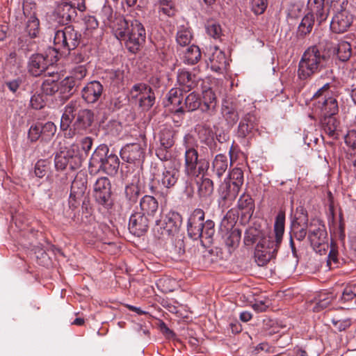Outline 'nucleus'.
<instances>
[{
	"mask_svg": "<svg viewBox=\"0 0 356 356\" xmlns=\"http://www.w3.org/2000/svg\"><path fill=\"white\" fill-rule=\"evenodd\" d=\"M184 152V172L188 176L198 177L204 175L209 167V162L199 158L197 146L193 136L187 134L183 138Z\"/></svg>",
	"mask_w": 356,
	"mask_h": 356,
	"instance_id": "obj_5",
	"label": "nucleus"
},
{
	"mask_svg": "<svg viewBox=\"0 0 356 356\" xmlns=\"http://www.w3.org/2000/svg\"><path fill=\"white\" fill-rule=\"evenodd\" d=\"M24 14L27 17L25 31L31 38H37L40 33V20L35 13L28 12L26 6L24 7Z\"/></svg>",
	"mask_w": 356,
	"mask_h": 356,
	"instance_id": "obj_34",
	"label": "nucleus"
},
{
	"mask_svg": "<svg viewBox=\"0 0 356 356\" xmlns=\"http://www.w3.org/2000/svg\"><path fill=\"white\" fill-rule=\"evenodd\" d=\"M50 169V162L45 159L37 161L34 168V173L38 178H43Z\"/></svg>",
	"mask_w": 356,
	"mask_h": 356,
	"instance_id": "obj_52",
	"label": "nucleus"
},
{
	"mask_svg": "<svg viewBox=\"0 0 356 356\" xmlns=\"http://www.w3.org/2000/svg\"><path fill=\"white\" fill-rule=\"evenodd\" d=\"M30 104L33 109L42 108L45 105L43 96L40 94H34L31 98Z\"/></svg>",
	"mask_w": 356,
	"mask_h": 356,
	"instance_id": "obj_60",
	"label": "nucleus"
},
{
	"mask_svg": "<svg viewBox=\"0 0 356 356\" xmlns=\"http://www.w3.org/2000/svg\"><path fill=\"white\" fill-rule=\"evenodd\" d=\"M149 220L145 214L140 211L133 213L129 221V229L130 232L136 236L144 235L149 229Z\"/></svg>",
	"mask_w": 356,
	"mask_h": 356,
	"instance_id": "obj_16",
	"label": "nucleus"
},
{
	"mask_svg": "<svg viewBox=\"0 0 356 356\" xmlns=\"http://www.w3.org/2000/svg\"><path fill=\"white\" fill-rule=\"evenodd\" d=\"M344 138L346 144L353 149H356V130L348 131Z\"/></svg>",
	"mask_w": 356,
	"mask_h": 356,
	"instance_id": "obj_64",
	"label": "nucleus"
},
{
	"mask_svg": "<svg viewBox=\"0 0 356 356\" xmlns=\"http://www.w3.org/2000/svg\"><path fill=\"white\" fill-rule=\"evenodd\" d=\"M93 197L97 204L108 210L113 206L111 184L108 178H98L93 186Z\"/></svg>",
	"mask_w": 356,
	"mask_h": 356,
	"instance_id": "obj_13",
	"label": "nucleus"
},
{
	"mask_svg": "<svg viewBox=\"0 0 356 356\" xmlns=\"http://www.w3.org/2000/svg\"><path fill=\"white\" fill-rule=\"evenodd\" d=\"M340 300L346 305L348 309H356V284L346 286Z\"/></svg>",
	"mask_w": 356,
	"mask_h": 356,
	"instance_id": "obj_41",
	"label": "nucleus"
},
{
	"mask_svg": "<svg viewBox=\"0 0 356 356\" xmlns=\"http://www.w3.org/2000/svg\"><path fill=\"white\" fill-rule=\"evenodd\" d=\"M204 212L202 209H195L188 220L187 231L193 239L202 238V222Z\"/></svg>",
	"mask_w": 356,
	"mask_h": 356,
	"instance_id": "obj_17",
	"label": "nucleus"
},
{
	"mask_svg": "<svg viewBox=\"0 0 356 356\" xmlns=\"http://www.w3.org/2000/svg\"><path fill=\"white\" fill-rule=\"evenodd\" d=\"M41 131L40 122L31 125L28 133L29 138L31 142L37 141L40 138H42Z\"/></svg>",
	"mask_w": 356,
	"mask_h": 356,
	"instance_id": "obj_59",
	"label": "nucleus"
},
{
	"mask_svg": "<svg viewBox=\"0 0 356 356\" xmlns=\"http://www.w3.org/2000/svg\"><path fill=\"white\" fill-rule=\"evenodd\" d=\"M175 131L170 127H164L159 133L160 145L166 148H172L175 145Z\"/></svg>",
	"mask_w": 356,
	"mask_h": 356,
	"instance_id": "obj_43",
	"label": "nucleus"
},
{
	"mask_svg": "<svg viewBox=\"0 0 356 356\" xmlns=\"http://www.w3.org/2000/svg\"><path fill=\"white\" fill-rule=\"evenodd\" d=\"M76 81L72 76H67L58 83V92L60 97L68 99L76 91Z\"/></svg>",
	"mask_w": 356,
	"mask_h": 356,
	"instance_id": "obj_37",
	"label": "nucleus"
},
{
	"mask_svg": "<svg viewBox=\"0 0 356 356\" xmlns=\"http://www.w3.org/2000/svg\"><path fill=\"white\" fill-rule=\"evenodd\" d=\"M353 21V15L346 9L341 8L332 19L331 30L337 33H344L350 26Z\"/></svg>",
	"mask_w": 356,
	"mask_h": 356,
	"instance_id": "obj_18",
	"label": "nucleus"
},
{
	"mask_svg": "<svg viewBox=\"0 0 356 356\" xmlns=\"http://www.w3.org/2000/svg\"><path fill=\"white\" fill-rule=\"evenodd\" d=\"M103 90L104 87L99 81H92L83 88L81 97L88 104H94L101 98Z\"/></svg>",
	"mask_w": 356,
	"mask_h": 356,
	"instance_id": "obj_23",
	"label": "nucleus"
},
{
	"mask_svg": "<svg viewBox=\"0 0 356 356\" xmlns=\"http://www.w3.org/2000/svg\"><path fill=\"white\" fill-rule=\"evenodd\" d=\"M236 207L243 217L250 219L254 211V200L250 194L244 192L240 195Z\"/></svg>",
	"mask_w": 356,
	"mask_h": 356,
	"instance_id": "obj_30",
	"label": "nucleus"
},
{
	"mask_svg": "<svg viewBox=\"0 0 356 356\" xmlns=\"http://www.w3.org/2000/svg\"><path fill=\"white\" fill-rule=\"evenodd\" d=\"M170 149L159 145L156 149V155L161 161H167L171 158Z\"/></svg>",
	"mask_w": 356,
	"mask_h": 356,
	"instance_id": "obj_61",
	"label": "nucleus"
},
{
	"mask_svg": "<svg viewBox=\"0 0 356 356\" xmlns=\"http://www.w3.org/2000/svg\"><path fill=\"white\" fill-rule=\"evenodd\" d=\"M319 118L324 131L330 137L337 138L340 131V122L336 115L321 116Z\"/></svg>",
	"mask_w": 356,
	"mask_h": 356,
	"instance_id": "obj_32",
	"label": "nucleus"
},
{
	"mask_svg": "<svg viewBox=\"0 0 356 356\" xmlns=\"http://www.w3.org/2000/svg\"><path fill=\"white\" fill-rule=\"evenodd\" d=\"M285 212L280 211L274 224V236L262 238L256 245L254 259L259 266H264L274 258L282 243L284 232Z\"/></svg>",
	"mask_w": 356,
	"mask_h": 356,
	"instance_id": "obj_3",
	"label": "nucleus"
},
{
	"mask_svg": "<svg viewBox=\"0 0 356 356\" xmlns=\"http://www.w3.org/2000/svg\"><path fill=\"white\" fill-rule=\"evenodd\" d=\"M308 13L314 15L316 17L318 25L325 22L329 15V9L325 6V0H308Z\"/></svg>",
	"mask_w": 356,
	"mask_h": 356,
	"instance_id": "obj_29",
	"label": "nucleus"
},
{
	"mask_svg": "<svg viewBox=\"0 0 356 356\" xmlns=\"http://www.w3.org/2000/svg\"><path fill=\"white\" fill-rule=\"evenodd\" d=\"M259 118L256 113L253 103L248 104V108L241 116L236 131V136L244 140L252 139L259 131Z\"/></svg>",
	"mask_w": 356,
	"mask_h": 356,
	"instance_id": "obj_9",
	"label": "nucleus"
},
{
	"mask_svg": "<svg viewBox=\"0 0 356 356\" xmlns=\"http://www.w3.org/2000/svg\"><path fill=\"white\" fill-rule=\"evenodd\" d=\"M215 224L211 220H207L205 222H202V238L207 240L210 243L215 234Z\"/></svg>",
	"mask_w": 356,
	"mask_h": 356,
	"instance_id": "obj_53",
	"label": "nucleus"
},
{
	"mask_svg": "<svg viewBox=\"0 0 356 356\" xmlns=\"http://www.w3.org/2000/svg\"><path fill=\"white\" fill-rule=\"evenodd\" d=\"M73 220L76 223L80 224L86 228V231H90V227H95L97 222L95 220V217L91 213H83L81 220H76V218H73Z\"/></svg>",
	"mask_w": 356,
	"mask_h": 356,
	"instance_id": "obj_54",
	"label": "nucleus"
},
{
	"mask_svg": "<svg viewBox=\"0 0 356 356\" xmlns=\"http://www.w3.org/2000/svg\"><path fill=\"white\" fill-rule=\"evenodd\" d=\"M225 180L241 190L244 182L243 172L239 168H234Z\"/></svg>",
	"mask_w": 356,
	"mask_h": 356,
	"instance_id": "obj_47",
	"label": "nucleus"
},
{
	"mask_svg": "<svg viewBox=\"0 0 356 356\" xmlns=\"http://www.w3.org/2000/svg\"><path fill=\"white\" fill-rule=\"evenodd\" d=\"M120 166V159L118 155L110 152L108 146L105 144L99 145L92 153L90 162L89 170H102L109 175L117 174Z\"/></svg>",
	"mask_w": 356,
	"mask_h": 356,
	"instance_id": "obj_6",
	"label": "nucleus"
},
{
	"mask_svg": "<svg viewBox=\"0 0 356 356\" xmlns=\"http://www.w3.org/2000/svg\"><path fill=\"white\" fill-rule=\"evenodd\" d=\"M309 222L308 213L303 206L296 208L294 219L291 225V238H295L299 241H302L307 234H309Z\"/></svg>",
	"mask_w": 356,
	"mask_h": 356,
	"instance_id": "obj_14",
	"label": "nucleus"
},
{
	"mask_svg": "<svg viewBox=\"0 0 356 356\" xmlns=\"http://www.w3.org/2000/svg\"><path fill=\"white\" fill-rule=\"evenodd\" d=\"M82 38L81 33L72 25L56 31L54 44L56 51L64 50L68 52L79 46Z\"/></svg>",
	"mask_w": 356,
	"mask_h": 356,
	"instance_id": "obj_10",
	"label": "nucleus"
},
{
	"mask_svg": "<svg viewBox=\"0 0 356 356\" xmlns=\"http://www.w3.org/2000/svg\"><path fill=\"white\" fill-rule=\"evenodd\" d=\"M228 168V159L226 155L219 154L216 156L212 163V171L217 178H220Z\"/></svg>",
	"mask_w": 356,
	"mask_h": 356,
	"instance_id": "obj_40",
	"label": "nucleus"
},
{
	"mask_svg": "<svg viewBox=\"0 0 356 356\" xmlns=\"http://www.w3.org/2000/svg\"><path fill=\"white\" fill-rule=\"evenodd\" d=\"M314 16L310 13H307L304 16L297 29L298 37L305 38L312 32L315 24Z\"/></svg>",
	"mask_w": 356,
	"mask_h": 356,
	"instance_id": "obj_39",
	"label": "nucleus"
},
{
	"mask_svg": "<svg viewBox=\"0 0 356 356\" xmlns=\"http://www.w3.org/2000/svg\"><path fill=\"white\" fill-rule=\"evenodd\" d=\"M179 177V171L174 166L165 167L158 178V183L167 189L175 186Z\"/></svg>",
	"mask_w": 356,
	"mask_h": 356,
	"instance_id": "obj_28",
	"label": "nucleus"
},
{
	"mask_svg": "<svg viewBox=\"0 0 356 356\" xmlns=\"http://www.w3.org/2000/svg\"><path fill=\"white\" fill-rule=\"evenodd\" d=\"M88 175L85 172L79 171L76 173L72 182L70 193L68 199V205L70 209H77L82 202V209L88 210L89 199L86 196L87 190Z\"/></svg>",
	"mask_w": 356,
	"mask_h": 356,
	"instance_id": "obj_8",
	"label": "nucleus"
},
{
	"mask_svg": "<svg viewBox=\"0 0 356 356\" xmlns=\"http://www.w3.org/2000/svg\"><path fill=\"white\" fill-rule=\"evenodd\" d=\"M337 256V250L334 247H331L327 259V266L329 270L334 269L339 266V261Z\"/></svg>",
	"mask_w": 356,
	"mask_h": 356,
	"instance_id": "obj_57",
	"label": "nucleus"
},
{
	"mask_svg": "<svg viewBox=\"0 0 356 356\" xmlns=\"http://www.w3.org/2000/svg\"><path fill=\"white\" fill-rule=\"evenodd\" d=\"M85 24L84 34L88 37L92 36L94 32L99 27V22L95 17L92 15H86L83 18Z\"/></svg>",
	"mask_w": 356,
	"mask_h": 356,
	"instance_id": "obj_49",
	"label": "nucleus"
},
{
	"mask_svg": "<svg viewBox=\"0 0 356 356\" xmlns=\"http://www.w3.org/2000/svg\"><path fill=\"white\" fill-rule=\"evenodd\" d=\"M124 202L129 207L134 206L140 195V188L138 184L131 183L126 186L124 192Z\"/></svg>",
	"mask_w": 356,
	"mask_h": 356,
	"instance_id": "obj_38",
	"label": "nucleus"
},
{
	"mask_svg": "<svg viewBox=\"0 0 356 356\" xmlns=\"http://www.w3.org/2000/svg\"><path fill=\"white\" fill-rule=\"evenodd\" d=\"M332 323L333 324L334 329L337 332H342L348 328L350 325V321L349 319L344 320H335L332 319Z\"/></svg>",
	"mask_w": 356,
	"mask_h": 356,
	"instance_id": "obj_62",
	"label": "nucleus"
},
{
	"mask_svg": "<svg viewBox=\"0 0 356 356\" xmlns=\"http://www.w3.org/2000/svg\"><path fill=\"white\" fill-rule=\"evenodd\" d=\"M330 89V83H325L313 95V110L318 117L337 115L339 112L338 102Z\"/></svg>",
	"mask_w": 356,
	"mask_h": 356,
	"instance_id": "obj_7",
	"label": "nucleus"
},
{
	"mask_svg": "<svg viewBox=\"0 0 356 356\" xmlns=\"http://www.w3.org/2000/svg\"><path fill=\"white\" fill-rule=\"evenodd\" d=\"M201 105V99L197 93L192 92L184 97V113L197 110Z\"/></svg>",
	"mask_w": 356,
	"mask_h": 356,
	"instance_id": "obj_45",
	"label": "nucleus"
},
{
	"mask_svg": "<svg viewBox=\"0 0 356 356\" xmlns=\"http://www.w3.org/2000/svg\"><path fill=\"white\" fill-rule=\"evenodd\" d=\"M182 225V217L179 213L175 211H170L165 216L163 225L161 227L163 229L162 234L174 235L179 232Z\"/></svg>",
	"mask_w": 356,
	"mask_h": 356,
	"instance_id": "obj_24",
	"label": "nucleus"
},
{
	"mask_svg": "<svg viewBox=\"0 0 356 356\" xmlns=\"http://www.w3.org/2000/svg\"><path fill=\"white\" fill-rule=\"evenodd\" d=\"M241 237V232L238 229H233L226 234L225 243L229 253L238 246Z\"/></svg>",
	"mask_w": 356,
	"mask_h": 356,
	"instance_id": "obj_44",
	"label": "nucleus"
},
{
	"mask_svg": "<svg viewBox=\"0 0 356 356\" xmlns=\"http://www.w3.org/2000/svg\"><path fill=\"white\" fill-rule=\"evenodd\" d=\"M129 95L131 100L138 102L143 111L149 110L155 104L156 97L152 88L144 83L134 84L130 90Z\"/></svg>",
	"mask_w": 356,
	"mask_h": 356,
	"instance_id": "obj_12",
	"label": "nucleus"
},
{
	"mask_svg": "<svg viewBox=\"0 0 356 356\" xmlns=\"http://www.w3.org/2000/svg\"><path fill=\"white\" fill-rule=\"evenodd\" d=\"M302 4L300 2L291 3L289 6L288 15L291 17L296 18L302 13Z\"/></svg>",
	"mask_w": 356,
	"mask_h": 356,
	"instance_id": "obj_63",
	"label": "nucleus"
},
{
	"mask_svg": "<svg viewBox=\"0 0 356 356\" xmlns=\"http://www.w3.org/2000/svg\"><path fill=\"white\" fill-rule=\"evenodd\" d=\"M140 212L153 217L159 212V202L154 196L145 195L140 200Z\"/></svg>",
	"mask_w": 356,
	"mask_h": 356,
	"instance_id": "obj_35",
	"label": "nucleus"
},
{
	"mask_svg": "<svg viewBox=\"0 0 356 356\" xmlns=\"http://www.w3.org/2000/svg\"><path fill=\"white\" fill-rule=\"evenodd\" d=\"M201 56L202 54L199 47L193 44L186 49L182 59L185 64L193 65L200 60Z\"/></svg>",
	"mask_w": 356,
	"mask_h": 356,
	"instance_id": "obj_42",
	"label": "nucleus"
},
{
	"mask_svg": "<svg viewBox=\"0 0 356 356\" xmlns=\"http://www.w3.org/2000/svg\"><path fill=\"white\" fill-rule=\"evenodd\" d=\"M183 91L181 89L178 88H171L167 95L168 104L166 106H172L175 113L176 114H184V97L183 95Z\"/></svg>",
	"mask_w": 356,
	"mask_h": 356,
	"instance_id": "obj_27",
	"label": "nucleus"
},
{
	"mask_svg": "<svg viewBox=\"0 0 356 356\" xmlns=\"http://www.w3.org/2000/svg\"><path fill=\"white\" fill-rule=\"evenodd\" d=\"M250 104V101L238 97L230 104L223 106L222 112L227 124L231 126L234 125L240 119L239 116L243 115L247 110L248 104Z\"/></svg>",
	"mask_w": 356,
	"mask_h": 356,
	"instance_id": "obj_15",
	"label": "nucleus"
},
{
	"mask_svg": "<svg viewBox=\"0 0 356 356\" xmlns=\"http://www.w3.org/2000/svg\"><path fill=\"white\" fill-rule=\"evenodd\" d=\"M241 190L234 186L227 181L220 184L218 189L219 197L222 207H229L235 201Z\"/></svg>",
	"mask_w": 356,
	"mask_h": 356,
	"instance_id": "obj_26",
	"label": "nucleus"
},
{
	"mask_svg": "<svg viewBox=\"0 0 356 356\" xmlns=\"http://www.w3.org/2000/svg\"><path fill=\"white\" fill-rule=\"evenodd\" d=\"M159 12L167 15L173 17L177 13L175 4L172 0H159Z\"/></svg>",
	"mask_w": 356,
	"mask_h": 356,
	"instance_id": "obj_48",
	"label": "nucleus"
},
{
	"mask_svg": "<svg viewBox=\"0 0 356 356\" xmlns=\"http://www.w3.org/2000/svg\"><path fill=\"white\" fill-rule=\"evenodd\" d=\"M94 113L83 108L76 101H71L64 108L60 120V129L67 138H72L76 134H83L92 124Z\"/></svg>",
	"mask_w": 356,
	"mask_h": 356,
	"instance_id": "obj_2",
	"label": "nucleus"
},
{
	"mask_svg": "<svg viewBox=\"0 0 356 356\" xmlns=\"http://www.w3.org/2000/svg\"><path fill=\"white\" fill-rule=\"evenodd\" d=\"M60 75L57 72H48V75L45 74L44 80L41 85V90L43 94L46 95H53L58 92V80Z\"/></svg>",
	"mask_w": 356,
	"mask_h": 356,
	"instance_id": "obj_31",
	"label": "nucleus"
},
{
	"mask_svg": "<svg viewBox=\"0 0 356 356\" xmlns=\"http://www.w3.org/2000/svg\"><path fill=\"white\" fill-rule=\"evenodd\" d=\"M113 33L119 40L124 42L129 51L136 54L145 42L146 33L143 25L136 19L129 24L124 18L117 19Z\"/></svg>",
	"mask_w": 356,
	"mask_h": 356,
	"instance_id": "obj_4",
	"label": "nucleus"
},
{
	"mask_svg": "<svg viewBox=\"0 0 356 356\" xmlns=\"http://www.w3.org/2000/svg\"><path fill=\"white\" fill-rule=\"evenodd\" d=\"M55 168L56 170H63L69 165L72 170L81 167L82 161L79 156L72 155L70 152L66 153L60 152L56 154L54 159Z\"/></svg>",
	"mask_w": 356,
	"mask_h": 356,
	"instance_id": "obj_22",
	"label": "nucleus"
},
{
	"mask_svg": "<svg viewBox=\"0 0 356 356\" xmlns=\"http://www.w3.org/2000/svg\"><path fill=\"white\" fill-rule=\"evenodd\" d=\"M327 49L323 48L321 45H314L305 50L298 64L297 76L300 80L307 81L323 69H326L325 75L332 79L333 70L330 68L332 63L331 56L337 54L339 59L343 62L351 56V46L346 41L336 45L327 44Z\"/></svg>",
	"mask_w": 356,
	"mask_h": 356,
	"instance_id": "obj_1",
	"label": "nucleus"
},
{
	"mask_svg": "<svg viewBox=\"0 0 356 356\" xmlns=\"http://www.w3.org/2000/svg\"><path fill=\"white\" fill-rule=\"evenodd\" d=\"M207 33L215 39H219L222 35V29L219 24L211 21L206 25Z\"/></svg>",
	"mask_w": 356,
	"mask_h": 356,
	"instance_id": "obj_56",
	"label": "nucleus"
},
{
	"mask_svg": "<svg viewBox=\"0 0 356 356\" xmlns=\"http://www.w3.org/2000/svg\"><path fill=\"white\" fill-rule=\"evenodd\" d=\"M200 81L202 80L196 74L184 68L179 69L177 71V82L179 86L178 88L186 92L195 89Z\"/></svg>",
	"mask_w": 356,
	"mask_h": 356,
	"instance_id": "obj_20",
	"label": "nucleus"
},
{
	"mask_svg": "<svg viewBox=\"0 0 356 356\" xmlns=\"http://www.w3.org/2000/svg\"><path fill=\"white\" fill-rule=\"evenodd\" d=\"M120 156L127 163L140 162L145 158V147L139 143L127 144L120 150Z\"/></svg>",
	"mask_w": 356,
	"mask_h": 356,
	"instance_id": "obj_19",
	"label": "nucleus"
},
{
	"mask_svg": "<svg viewBox=\"0 0 356 356\" xmlns=\"http://www.w3.org/2000/svg\"><path fill=\"white\" fill-rule=\"evenodd\" d=\"M197 136L200 142L207 145L211 152H214L219 150L213 132L211 128L205 125L200 126L197 128Z\"/></svg>",
	"mask_w": 356,
	"mask_h": 356,
	"instance_id": "obj_33",
	"label": "nucleus"
},
{
	"mask_svg": "<svg viewBox=\"0 0 356 356\" xmlns=\"http://www.w3.org/2000/svg\"><path fill=\"white\" fill-rule=\"evenodd\" d=\"M211 69L216 72L222 73L229 65L224 52L216 49L210 58Z\"/></svg>",
	"mask_w": 356,
	"mask_h": 356,
	"instance_id": "obj_36",
	"label": "nucleus"
},
{
	"mask_svg": "<svg viewBox=\"0 0 356 356\" xmlns=\"http://www.w3.org/2000/svg\"><path fill=\"white\" fill-rule=\"evenodd\" d=\"M267 6V0H252V10L256 15L264 13Z\"/></svg>",
	"mask_w": 356,
	"mask_h": 356,
	"instance_id": "obj_58",
	"label": "nucleus"
},
{
	"mask_svg": "<svg viewBox=\"0 0 356 356\" xmlns=\"http://www.w3.org/2000/svg\"><path fill=\"white\" fill-rule=\"evenodd\" d=\"M308 240L313 250L320 254H325L329 248L327 234L325 225L318 219L309 221Z\"/></svg>",
	"mask_w": 356,
	"mask_h": 356,
	"instance_id": "obj_11",
	"label": "nucleus"
},
{
	"mask_svg": "<svg viewBox=\"0 0 356 356\" xmlns=\"http://www.w3.org/2000/svg\"><path fill=\"white\" fill-rule=\"evenodd\" d=\"M40 129L42 140H49L54 136L56 127L52 122H47L44 124L40 122Z\"/></svg>",
	"mask_w": 356,
	"mask_h": 356,
	"instance_id": "obj_51",
	"label": "nucleus"
},
{
	"mask_svg": "<svg viewBox=\"0 0 356 356\" xmlns=\"http://www.w3.org/2000/svg\"><path fill=\"white\" fill-rule=\"evenodd\" d=\"M29 72L33 76L51 72L48 65V60L42 54H34L31 56L28 63Z\"/></svg>",
	"mask_w": 356,
	"mask_h": 356,
	"instance_id": "obj_25",
	"label": "nucleus"
},
{
	"mask_svg": "<svg viewBox=\"0 0 356 356\" xmlns=\"http://www.w3.org/2000/svg\"><path fill=\"white\" fill-rule=\"evenodd\" d=\"M54 15L58 19V22L67 24L77 16L76 9L72 3L62 1L57 5Z\"/></svg>",
	"mask_w": 356,
	"mask_h": 356,
	"instance_id": "obj_21",
	"label": "nucleus"
},
{
	"mask_svg": "<svg viewBox=\"0 0 356 356\" xmlns=\"http://www.w3.org/2000/svg\"><path fill=\"white\" fill-rule=\"evenodd\" d=\"M73 51L68 52L69 59L75 64H79L83 62H86L88 59V56L83 49H74Z\"/></svg>",
	"mask_w": 356,
	"mask_h": 356,
	"instance_id": "obj_55",
	"label": "nucleus"
},
{
	"mask_svg": "<svg viewBox=\"0 0 356 356\" xmlns=\"http://www.w3.org/2000/svg\"><path fill=\"white\" fill-rule=\"evenodd\" d=\"M193 38L191 30L189 27L181 26L176 34V42L181 47H186L191 43Z\"/></svg>",
	"mask_w": 356,
	"mask_h": 356,
	"instance_id": "obj_46",
	"label": "nucleus"
},
{
	"mask_svg": "<svg viewBox=\"0 0 356 356\" xmlns=\"http://www.w3.org/2000/svg\"><path fill=\"white\" fill-rule=\"evenodd\" d=\"M213 191V183L211 179L204 178L202 180L199 188L198 193L200 197H207L210 196Z\"/></svg>",
	"mask_w": 356,
	"mask_h": 356,
	"instance_id": "obj_50",
	"label": "nucleus"
}]
</instances>
